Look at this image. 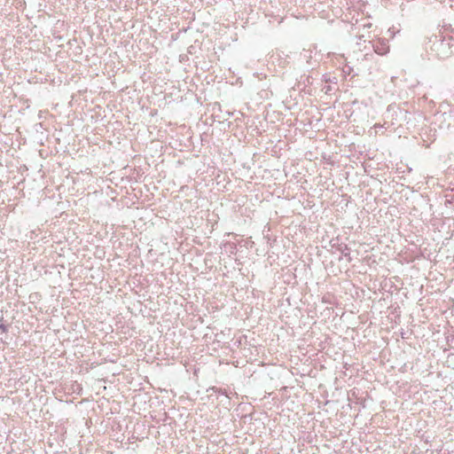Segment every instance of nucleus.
Here are the masks:
<instances>
[{"label": "nucleus", "instance_id": "obj_1", "mask_svg": "<svg viewBox=\"0 0 454 454\" xmlns=\"http://www.w3.org/2000/svg\"><path fill=\"white\" fill-rule=\"evenodd\" d=\"M388 50H389V46L385 42H382L379 45L375 46V52L380 55L386 54L388 51Z\"/></svg>", "mask_w": 454, "mask_h": 454}]
</instances>
